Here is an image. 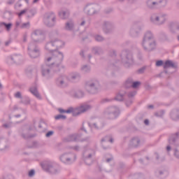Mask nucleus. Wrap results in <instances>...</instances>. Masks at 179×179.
<instances>
[{"label":"nucleus","instance_id":"1","mask_svg":"<svg viewBox=\"0 0 179 179\" xmlns=\"http://www.w3.org/2000/svg\"><path fill=\"white\" fill-rule=\"evenodd\" d=\"M146 5L149 9L164 8L167 5V0H147Z\"/></svg>","mask_w":179,"mask_h":179},{"label":"nucleus","instance_id":"2","mask_svg":"<svg viewBox=\"0 0 179 179\" xmlns=\"http://www.w3.org/2000/svg\"><path fill=\"white\" fill-rule=\"evenodd\" d=\"M89 108H90V106H80L79 108L75 109L74 110H73V108H70L67 110L59 109V113H66L67 114H70V113H73L74 111V113H78L77 114L74 113V115H79V114L82 113H85V111H87Z\"/></svg>","mask_w":179,"mask_h":179},{"label":"nucleus","instance_id":"3","mask_svg":"<svg viewBox=\"0 0 179 179\" xmlns=\"http://www.w3.org/2000/svg\"><path fill=\"white\" fill-rule=\"evenodd\" d=\"M98 6L93 4H88L85 7V12L87 13V15L92 16L93 15H97L100 10L97 8Z\"/></svg>","mask_w":179,"mask_h":179},{"label":"nucleus","instance_id":"4","mask_svg":"<svg viewBox=\"0 0 179 179\" xmlns=\"http://www.w3.org/2000/svg\"><path fill=\"white\" fill-rule=\"evenodd\" d=\"M150 21L153 23H166L167 18L165 15H157V14H152L150 17Z\"/></svg>","mask_w":179,"mask_h":179},{"label":"nucleus","instance_id":"5","mask_svg":"<svg viewBox=\"0 0 179 179\" xmlns=\"http://www.w3.org/2000/svg\"><path fill=\"white\" fill-rule=\"evenodd\" d=\"M44 20L48 23H55V22H57V16L54 12H50L45 14Z\"/></svg>","mask_w":179,"mask_h":179},{"label":"nucleus","instance_id":"6","mask_svg":"<svg viewBox=\"0 0 179 179\" xmlns=\"http://www.w3.org/2000/svg\"><path fill=\"white\" fill-rule=\"evenodd\" d=\"M37 14V8H27V17H34Z\"/></svg>","mask_w":179,"mask_h":179},{"label":"nucleus","instance_id":"7","mask_svg":"<svg viewBox=\"0 0 179 179\" xmlns=\"http://www.w3.org/2000/svg\"><path fill=\"white\" fill-rule=\"evenodd\" d=\"M58 15L59 16L60 19H68V17H69V10H62L60 11H59Z\"/></svg>","mask_w":179,"mask_h":179},{"label":"nucleus","instance_id":"8","mask_svg":"<svg viewBox=\"0 0 179 179\" xmlns=\"http://www.w3.org/2000/svg\"><path fill=\"white\" fill-rule=\"evenodd\" d=\"M13 13L10 10H5L3 14V17L7 19V20H10L12 19Z\"/></svg>","mask_w":179,"mask_h":179},{"label":"nucleus","instance_id":"9","mask_svg":"<svg viewBox=\"0 0 179 179\" xmlns=\"http://www.w3.org/2000/svg\"><path fill=\"white\" fill-rule=\"evenodd\" d=\"M30 91H31V93H32V94L36 96V97H38V99H40V94L37 92V89H36V88H34V89L31 88Z\"/></svg>","mask_w":179,"mask_h":179},{"label":"nucleus","instance_id":"10","mask_svg":"<svg viewBox=\"0 0 179 179\" xmlns=\"http://www.w3.org/2000/svg\"><path fill=\"white\" fill-rule=\"evenodd\" d=\"M170 66H174V63L171 61H166L164 65V68H170Z\"/></svg>","mask_w":179,"mask_h":179},{"label":"nucleus","instance_id":"11","mask_svg":"<svg viewBox=\"0 0 179 179\" xmlns=\"http://www.w3.org/2000/svg\"><path fill=\"white\" fill-rule=\"evenodd\" d=\"M26 15V16H27V8H25L22 10H21L19 13H18V16H22L23 15Z\"/></svg>","mask_w":179,"mask_h":179},{"label":"nucleus","instance_id":"12","mask_svg":"<svg viewBox=\"0 0 179 179\" xmlns=\"http://www.w3.org/2000/svg\"><path fill=\"white\" fill-rule=\"evenodd\" d=\"M150 37H152V34L150 32H148L144 38V40L146 41L147 40H150Z\"/></svg>","mask_w":179,"mask_h":179},{"label":"nucleus","instance_id":"13","mask_svg":"<svg viewBox=\"0 0 179 179\" xmlns=\"http://www.w3.org/2000/svg\"><path fill=\"white\" fill-rule=\"evenodd\" d=\"M30 55L32 58H36V57H38V52L37 51H32L31 52Z\"/></svg>","mask_w":179,"mask_h":179},{"label":"nucleus","instance_id":"14","mask_svg":"<svg viewBox=\"0 0 179 179\" xmlns=\"http://www.w3.org/2000/svg\"><path fill=\"white\" fill-rule=\"evenodd\" d=\"M139 86H141V83L139 82L133 83L132 87H134V89L136 87H138Z\"/></svg>","mask_w":179,"mask_h":179},{"label":"nucleus","instance_id":"15","mask_svg":"<svg viewBox=\"0 0 179 179\" xmlns=\"http://www.w3.org/2000/svg\"><path fill=\"white\" fill-rule=\"evenodd\" d=\"M3 26H4L7 30H10V27H12V24H3Z\"/></svg>","mask_w":179,"mask_h":179},{"label":"nucleus","instance_id":"16","mask_svg":"<svg viewBox=\"0 0 179 179\" xmlns=\"http://www.w3.org/2000/svg\"><path fill=\"white\" fill-rule=\"evenodd\" d=\"M55 120H61V118L62 119H65L66 117L62 115H59L55 117Z\"/></svg>","mask_w":179,"mask_h":179},{"label":"nucleus","instance_id":"17","mask_svg":"<svg viewBox=\"0 0 179 179\" xmlns=\"http://www.w3.org/2000/svg\"><path fill=\"white\" fill-rule=\"evenodd\" d=\"M89 22V17H85L83 18L81 23H87Z\"/></svg>","mask_w":179,"mask_h":179},{"label":"nucleus","instance_id":"18","mask_svg":"<svg viewBox=\"0 0 179 179\" xmlns=\"http://www.w3.org/2000/svg\"><path fill=\"white\" fill-rule=\"evenodd\" d=\"M162 65H163V61L160 60V61H157L156 62V66H162Z\"/></svg>","mask_w":179,"mask_h":179},{"label":"nucleus","instance_id":"19","mask_svg":"<svg viewBox=\"0 0 179 179\" xmlns=\"http://www.w3.org/2000/svg\"><path fill=\"white\" fill-rule=\"evenodd\" d=\"M7 5H13V3H15V0H8L6 2Z\"/></svg>","mask_w":179,"mask_h":179},{"label":"nucleus","instance_id":"20","mask_svg":"<svg viewBox=\"0 0 179 179\" xmlns=\"http://www.w3.org/2000/svg\"><path fill=\"white\" fill-rule=\"evenodd\" d=\"M96 41H103V37H101L100 36H96Z\"/></svg>","mask_w":179,"mask_h":179},{"label":"nucleus","instance_id":"21","mask_svg":"<svg viewBox=\"0 0 179 179\" xmlns=\"http://www.w3.org/2000/svg\"><path fill=\"white\" fill-rule=\"evenodd\" d=\"M29 177H33V176H34V170H31L29 172Z\"/></svg>","mask_w":179,"mask_h":179},{"label":"nucleus","instance_id":"22","mask_svg":"<svg viewBox=\"0 0 179 179\" xmlns=\"http://www.w3.org/2000/svg\"><path fill=\"white\" fill-rule=\"evenodd\" d=\"M52 134H54L52 131H48V132L46 134V136H47V137L51 136V135H52Z\"/></svg>","mask_w":179,"mask_h":179},{"label":"nucleus","instance_id":"23","mask_svg":"<svg viewBox=\"0 0 179 179\" xmlns=\"http://www.w3.org/2000/svg\"><path fill=\"white\" fill-rule=\"evenodd\" d=\"M20 92H17L16 94H15V97H17V98H19V97H20Z\"/></svg>","mask_w":179,"mask_h":179},{"label":"nucleus","instance_id":"24","mask_svg":"<svg viewBox=\"0 0 179 179\" xmlns=\"http://www.w3.org/2000/svg\"><path fill=\"white\" fill-rule=\"evenodd\" d=\"M144 124H145V125H149V120H145L144 121Z\"/></svg>","mask_w":179,"mask_h":179},{"label":"nucleus","instance_id":"25","mask_svg":"<svg viewBox=\"0 0 179 179\" xmlns=\"http://www.w3.org/2000/svg\"><path fill=\"white\" fill-rule=\"evenodd\" d=\"M17 6L18 8H21L22 3H17Z\"/></svg>","mask_w":179,"mask_h":179},{"label":"nucleus","instance_id":"26","mask_svg":"<svg viewBox=\"0 0 179 179\" xmlns=\"http://www.w3.org/2000/svg\"><path fill=\"white\" fill-rule=\"evenodd\" d=\"M38 1H40V0H34L33 3H37V2H38Z\"/></svg>","mask_w":179,"mask_h":179},{"label":"nucleus","instance_id":"27","mask_svg":"<svg viewBox=\"0 0 179 179\" xmlns=\"http://www.w3.org/2000/svg\"><path fill=\"white\" fill-rule=\"evenodd\" d=\"M171 148H170V146H167L166 147V150L169 151V150H171Z\"/></svg>","mask_w":179,"mask_h":179},{"label":"nucleus","instance_id":"28","mask_svg":"<svg viewBox=\"0 0 179 179\" xmlns=\"http://www.w3.org/2000/svg\"><path fill=\"white\" fill-rule=\"evenodd\" d=\"M148 108H153V106H149Z\"/></svg>","mask_w":179,"mask_h":179},{"label":"nucleus","instance_id":"29","mask_svg":"<svg viewBox=\"0 0 179 179\" xmlns=\"http://www.w3.org/2000/svg\"><path fill=\"white\" fill-rule=\"evenodd\" d=\"M25 2H27V3H29V0H24Z\"/></svg>","mask_w":179,"mask_h":179},{"label":"nucleus","instance_id":"30","mask_svg":"<svg viewBox=\"0 0 179 179\" xmlns=\"http://www.w3.org/2000/svg\"><path fill=\"white\" fill-rule=\"evenodd\" d=\"M119 1H120V2H123L124 0H119Z\"/></svg>","mask_w":179,"mask_h":179},{"label":"nucleus","instance_id":"31","mask_svg":"<svg viewBox=\"0 0 179 179\" xmlns=\"http://www.w3.org/2000/svg\"><path fill=\"white\" fill-rule=\"evenodd\" d=\"M69 24H67V26H66V27H69Z\"/></svg>","mask_w":179,"mask_h":179},{"label":"nucleus","instance_id":"32","mask_svg":"<svg viewBox=\"0 0 179 179\" xmlns=\"http://www.w3.org/2000/svg\"><path fill=\"white\" fill-rule=\"evenodd\" d=\"M110 142L113 143V139L110 140Z\"/></svg>","mask_w":179,"mask_h":179},{"label":"nucleus","instance_id":"33","mask_svg":"<svg viewBox=\"0 0 179 179\" xmlns=\"http://www.w3.org/2000/svg\"><path fill=\"white\" fill-rule=\"evenodd\" d=\"M6 45H8V43H6Z\"/></svg>","mask_w":179,"mask_h":179},{"label":"nucleus","instance_id":"34","mask_svg":"<svg viewBox=\"0 0 179 179\" xmlns=\"http://www.w3.org/2000/svg\"><path fill=\"white\" fill-rule=\"evenodd\" d=\"M178 7L179 8V3H178Z\"/></svg>","mask_w":179,"mask_h":179},{"label":"nucleus","instance_id":"35","mask_svg":"<svg viewBox=\"0 0 179 179\" xmlns=\"http://www.w3.org/2000/svg\"><path fill=\"white\" fill-rule=\"evenodd\" d=\"M106 13H108L109 12L108 11H106Z\"/></svg>","mask_w":179,"mask_h":179},{"label":"nucleus","instance_id":"36","mask_svg":"<svg viewBox=\"0 0 179 179\" xmlns=\"http://www.w3.org/2000/svg\"><path fill=\"white\" fill-rule=\"evenodd\" d=\"M50 59H48V62L50 61Z\"/></svg>","mask_w":179,"mask_h":179},{"label":"nucleus","instance_id":"37","mask_svg":"<svg viewBox=\"0 0 179 179\" xmlns=\"http://www.w3.org/2000/svg\"><path fill=\"white\" fill-rule=\"evenodd\" d=\"M1 23H5L4 22H1Z\"/></svg>","mask_w":179,"mask_h":179},{"label":"nucleus","instance_id":"38","mask_svg":"<svg viewBox=\"0 0 179 179\" xmlns=\"http://www.w3.org/2000/svg\"><path fill=\"white\" fill-rule=\"evenodd\" d=\"M60 56L62 57V55L60 54Z\"/></svg>","mask_w":179,"mask_h":179},{"label":"nucleus","instance_id":"39","mask_svg":"<svg viewBox=\"0 0 179 179\" xmlns=\"http://www.w3.org/2000/svg\"><path fill=\"white\" fill-rule=\"evenodd\" d=\"M107 162H110V160L108 159Z\"/></svg>","mask_w":179,"mask_h":179},{"label":"nucleus","instance_id":"40","mask_svg":"<svg viewBox=\"0 0 179 179\" xmlns=\"http://www.w3.org/2000/svg\"><path fill=\"white\" fill-rule=\"evenodd\" d=\"M0 87H1V85H0Z\"/></svg>","mask_w":179,"mask_h":179}]
</instances>
